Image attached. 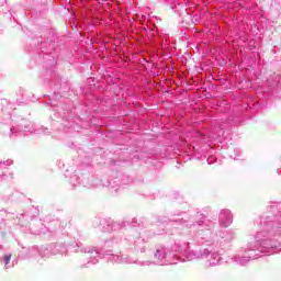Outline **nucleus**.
<instances>
[{
	"label": "nucleus",
	"mask_w": 281,
	"mask_h": 281,
	"mask_svg": "<svg viewBox=\"0 0 281 281\" xmlns=\"http://www.w3.org/2000/svg\"><path fill=\"white\" fill-rule=\"evenodd\" d=\"M12 259V255L4 256V265H10V260Z\"/></svg>",
	"instance_id": "1"
}]
</instances>
